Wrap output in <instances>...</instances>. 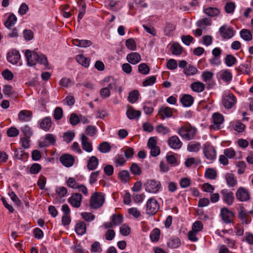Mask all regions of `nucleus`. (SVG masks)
I'll list each match as a JSON object with an SVG mask.
<instances>
[{"label":"nucleus","mask_w":253,"mask_h":253,"mask_svg":"<svg viewBox=\"0 0 253 253\" xmlns=\"http://www.w3.org/2000/svg\"><path fill=\"white\" fill-rule=\"evenodd\" d=\"M81 140L83 150L88 152H91L92 150V146L91 143L88 141V138L84 134H83L82 135Z\"/></svg>","instance_id":"23"},{"label":"nucleus","mask_w":253,"mask_h":253,"mask_svg":"<svg viewBox=\"0 0 253 253\" xmlns=\"http://www.w3.org/2000/svg\"><path fill=\"white\" fill-rule=\"evenodd\" d=\"M158 115L160 116L162 120L170 118L173 115L172 109L169 107H162L159 109Z\"/></svg>","instance_id":"15"},{"label":"nucleus","mask_w":253,"mask_h":253,"mask_svg":"<svg viewBox=\"0 0 253 253\" xmlns=\"http://www.w3.org/2000/svg\"><path fill=\"white\" fill-rule=\"evenodd\" d=\"M180 245V241L178 238L170 239L167 243V245L171 248H176Z\"/></svg>","instance_id":"37"},{"label":"nucleus","mask_w":253,"mask_h":253,"mask_svg":"<svg viewBox=\"0 0 253 253\" xmlns=\"http://www.w3.org/2000/svg\"><path fill=\"white\" fill-rule=\"evenodd\" d=\"M55 141V137L52 134H47L45 136L44 142H40L39 146L41 148L46 147L49 144L54 145Z\"/></svg>","instance_id":"17"},{"label":"nucleus","mask_w":253,"mask_h":253,"mask_svg":"<svg viewBox=\"0 0 253 253\" xmlns=\"http://www.w3.org/2000/svg\"><path fill=\"white\" fill-rule=\"evenodd\" d=\"M194 98L189 94H185L181 98L180 101L184 107H189L193 103Z\"/></svg>","instance_id":"25"},{"label":"nucleus","mask_w":253,"mask_h":253,"mask_svg":"<svg viewBox=\"0 0 253 253\" xmlns=\"http://www.w3.org/2000/svg\"><path fill=\"white\" fill-rule=\"evenodd\" d=\"M220 193L222 199L225 203L228 206H231L233 204L234 200V196L232 192L224 189L221 190Z\"/></svg>","instance_id":"8"},{"label":"nucleus","mask_w":253,"mask_h":253,"mask_svg":"<svg viewBox=\"0 0 253 253\" xmlns=\"http://www.w3.org/2000/svg\"><path fill=\"white\" fill-rule=\"evenodd\" d=\"M211 24V19L208 18H205L199 20L196 23L199 27H203L204 26H210Z\"/></svg>","instance_id":"49"},{"label":"nucleus","mask_w":253,"mask_h":253,"mask_svg":"<svg viewBox=\"0 0 253 253\" xmlns=\"http://www.w3.org/2000/svg\"><path fill=\"white\" fill-rule=\"evenodd\" d=\"M21 129L25 137L30 138L33 135V131L29 126L25 125L22 126Z\"/></svg>","instance_id":"48"},{"label":"nucleus","mask_w":253,"mask_h":253,"mask_svg":"<svg viewBox=\"0 0 253 253\" xmlns=\"http://www.w3.org/2000/svg\"><path fill=\"white\" fill-rule=\"evenodd\" d=\"M144 186L146 191L151 193H157L161 187L160 182L154 179L148 180Z\"/></svg>","instance_id":"4"},{"label":"nucleus","mask_w":253,"mask_h":253,"mask_svg":"<svg viewBox=\"0 0 253 253\" xmlns=\"http://www.w3.org/2000/svg\"><path fill=\"white\" fill-rule=\"evenodd\" d=\"M172 53L175 55H180L182 53L183 48L178 43H174L170 47Z\"/></svg>","instance_id":"34"},{"label":"nucleus","mask_w":253,"mask_h":253,"mask_svg":"<svg viewBox=\"0 0 253 253\" xmlns=\"http://www.w3.org/2000/svg\"><path fill=\"white\" fill-rule=\"evenodd\" d=\"M240 34L241 37L245 41H250L252 40V34L249 30L243 29L240 31Z\"/></svg>","instance_id":"36"},{"label":"nucleus","mask_w":253,"mask_h":253,"mask_svg":"<svg viewBox=\"0 0 253 253\" xmlns=\"http://www.w3.org/2000/svg\"><path fill=\"white\" fill-rule=\"evenodd\" d=\"M82 200V195L80 193H75L69 198L68 201L73 207L78 208L81 206Z\"/></svg>","instance_id":"12"},{"label":"nucleus","mask_w":253,"mask_h":253,"mask_svg":"<svg viewBox=\"0 0 253 253\" xmlns=\"http://www.w3.org/2000/svg\"><path fill=\"white\" fill-rule=\"evenodd\" d=\"M86 224L83 221L79 222L76 226V233L80 235H83L86 232Z\"/></svg>","instance_id":"31"},{"label":"nucleus","mask_w":253,"mask_h":253,"mask_svg":"<svg viewBox=\"0 0 253 253\" xmlns=\"http://www.w3.org/2000/svg\"><path fill=\"white\" fill-rule=\"evenodd\" d=\"M203 228V225L201 221H196L192 225V230L197 233L201 231Z\"/></svg>","instance_id":"54"},{"label":"nucleus","mask_w":253,"mask_h":253,"mask_svg":"<svg viewBox=\"0 0 253 253\" xmlns=\"http://www.w3.org/2000/svg\"><path fill=\"white\" fill-rule=\"evenodd\" d=\"M197 130L191 126H183L177 131L178 134L183 139L189 140L194 138Z\"/></svg>","instance_id":"2"},{"label":"nucleus","mask_w":253,"mask_h":253,"mask_svg":"<svg viewBox=\"0 0 253 253\" xmlns=\"http://www.w3.org/2000/svg\"><path fill=\"white\" fill-rule=\"evenodd\" d=\"M141 56L138 52H131L127 55L126 60L130 64L135 65L141 61Z\"/></svg>","instance_id":"18"},{"label":"nucleus","mask_w":253,"mask_h":253,"mask_svg":"<svg viewBox=\"0 0 253 253\" xmlns=\"http://www.w3.org/2000/svg\"><path fill=\"white\" fill-rule=\"evenodd\" d=\"M134 154V149L131 147H126L124 155L126 158L129 159L132 158Z\"/></svg>","instance_id":"62"},{"label":"nucleus","mask_w":253,"mask_h":253,"mask_svg":"<svg viewBox=\"0 0 253 253\" xmlns=\"http://www.w3.org/2000/svg\"><path fill=\"white\" fill-rule=\"evenodd\" d=\"M69 121L72 125L75 126L80 122V119L76 114L72 113L70 115Z\"/></svg>","instance_id":"58"},{"label":"nucleus","mask_w":253,"mask_h":253,"mask_svg":"<svg viewBox=\"0 0 253 253\" xmlns=\"http://www.w3.org/2000/svg\"><path fill=\"white\" fill-rule=\"evenodd\" d=\"M126 163V160L122 155H118L114 159V164L116 167L124 166Z\"/></svg>","instance_id":"38"},{"label":"nucleus","mask_w":253,"mask_h":253,"mask_svg":"<svg viewBox=\"0 0 253 253\" xmlns=\"http://www.w3.org/2000/svg\"><path fill=\"white\" fill-rule=\"evenodd\" d=\"M104 202V195L100 192H95L90 197L89 206L91 209H97L102 207Z\"/></svg>","instance_id":"3"},{"label":"nucleus","mask_w":253,"mask_h":253,"mask_svg":"<svg viewBox=\"0 0 253 253\" xmlns=\"http://www.w3.org/2000/svg\"><path fill=\"white\" fill-rule=\"evenodd\" d=\"M203 152L206 158L209 160L213 161L216 158V151L215 148L209 143L204 145Z\"/></svg>","instance_id":"6"},{"label":"nucleus","mask_w":253,"mask_h":253,"mask_svg":"<svg viewBox=\"0 0 253 253\" xmlns=\"http://www.w3.org/2000/svg\"><path fill=\"white\" fill-rule=\"evenodd\" d=\"M200 147V143L198 142H191L187 145V150L189 152H197Z\"/></svg>","instance_id":"40"},{"label":"nucleus","mask_w":253,"mask_h":253,"mask_svg":"<svg viewBox=\"0 0 253 253\" xmlns=\"http://www.w3.org/2000/svg\"><path fill=\"white\" fill-rule=\"evenodd\" d=\"M167 66L169 69L173 70L177 67V62L173 59H170L168 61Z\"/></svg>","instance_id":"64"},{"label":"nucleus","mask_w":253,"mask_h":253,"mask_svg":"<svg viewBox=\"0 0 253 253\" xmlns=\"http://www.w3.org/2000/svg\"><path fill=\"white\" fill-rule=\"evenodd\" d=\"M7 59L11 64H16L20 59V54L18 51L12 50L7 53Z\"/></svg>","instance_id":"14"},{"label":"nucleus","mask_w":253,"mask_h":253,"mask_svg":"<svg viewBox=\"0 0 253 253\" xmlns=\"http://www.w3.org/2000/svg\"><path fill=\"white\" fill-rule=\"evenodd\" d=\"M160 235V230L158 228H155L151 232L150 237L152 242L158 241Z\"/></svg>","instance_id":"44"},{"label":"nucleus","mask_w":253,"mask_h":253,"mask_svg":"<svg viewBox=\"0 0 253 253\" xmlns=\"http://www.w3.org/2000/svg\"><path fill=\"white\" fill-rule=\"evenodd\" d=\"M78 4L81 7L79 9V13L78 16V21L80 22L85 13L86 4L83 0H79Z\"/></svg>","instance_id":"28"},{"label":"nucleus","mask_w":253,"mask_h":253,"mask_svg":"<svg viewBox=\"0 0 253 253\" xmlns=\"http://www.w3.org/2000/svg\"><path fill=\"white\" fill-rule=\"evenodd\" d=\"M98 159L95 156H91L87 163V167L89 170H94L98 165Z\"/></svg>","instance_id":"27"},{"label":"nucleus","mask_w":253,"mask_h":253,"mask_svg":"<svg viewBox=\"0 0 253 253\" xmlns=\"http://www.w3.org/2000/svg\"><path fill=\"white\" fill-rule=\"evenodd\" d=\"M220 214L223 220L226 223L231 222V218L233 216V213L226 208H223L221 210Z\"/></svg>","instance_id":"16"},{"label":"nucleus","mask_w":253,"mask_h":253,"mask_svg":"<svg viewBox=\"0 0 253 253\" xmlns=\"http://www.w3.org/2000/svg\"><path fill=\"white\" fill-rule=\"evenodd\" d=\"M237 199L241 202L246 201L250 199V194L247 189L241 187L238 189L236 192Z\"/></svg>","instance_id":"10"},{"label":"nucleus","mask_w":253,"mask_h":253,"mask_svg":"<svg viewBox=\"0 0 253 253\" xmlns=\"http://www.w3.org/2000/svg\"><path fill=\"white\" fill-rule=\"evenodd\" d=\"M213 123L216 126L214 127L213 126L211 127L213 128L214 129H219L220 128L219 125L222 123L224 119L222 115L219 113H215L212 115Z\"/></svg>","instance_id":"20"},{"label":"nucleus","mask_w":253,"mask_h":253,"mask_svg":"<svg viewBox=\"0 0 253 253\" xmlns=\"http://www.w3.org/2000/svg\"><path fill=\"white\" fill-rule=\"evenodd\" d=\"M98 150L100 152L103 153H106L109 152L111 150V146L109 142H103L100 144Z\"/></svg>","instance_id":"39"},{"label":"nucleus","mask_w":253,"mask_h":253,"mask_svg":"<svg viewBox=\"0 0 253 253\" xmlns=\"http://www.w3.org/2000/svg\"><path fill=\"white\" fill-rule=\"evenodd\" d=\"M97 132L96 128L92 126H88L85 129V133L87 135L92 136Z\"/></svg>","instance_id":"63"},{"label":"nucleus","mask_w":253,"mask_h":253,"mask_svg":"<svg viewBox=\"0 0 253 253\" xmlns=\"http://www.w3.org/2000/svg\"><path fill=\"white\" fill-rule=\"evenodd\" d=\"M127 117L130 120L139 118L141 115L140 111L135 110L132 106H128V109L126 112Z\"/></svg>","instance_id":"21"},{"label":"nucleus","mask_w":253,"mask_h":253,"mask_svg":"<svg viewBox=\"0 0 253 253\" xmlns=\"http://www.w3.org/2000/svg\"><path fill=\"white\" fill-rule=\"evenodd\" d=\"M32 113L28 110H22L18 114V119L21 122H27L30 120Z\"/></svg>","instance_id":"22"},{"label":"nucleus","mask_w":253,"mask_h":253,"mask_svg":"<svg viewBox=\"0 0 253 253\" xmlns=\"http://www.w3.org/2000/svg\"><path fill=\"white\" fill-rule=\"evenodd\" d=\"M60 161L63 166L70 167L74 164L75 159L73 156L67 154L62 155L60 158Z\"/></svg>","instance_id":"11"},{"label":"nucleus","mask_w":253,"mask_h":253,"mask_svg":"<svg viewBox=\"0 0 253 253\" xmlns=\"http://www.w3.org/2000/svg\"><path fill=\"white\" fill-rule=\"evenodd\" d=\"M159 209L158 202L154 198H150L146 204V212L148 214L153 215Z\"/></svg>","instance_id":"7"},{"label":"nucleus","mask_w":253,"mask_h":253,"mask_svg":"<svg viewBox=\"0 0 253 253\" xmlns=\"http://www.w3.org/2000/svg\"><path fill=\"white\" fill-rule=\"evenodd\" d=\"M168 144L172 149H178L181 147L182 143L177 136L174 135L169 138Z\"/></svg>","instance_id":"13"},{"label":"nucleus","mask_w":253,"mask_h":253,"mask_svg":"<svg viewBox=\"0 0 253 253\" xmlns=\"http://www.w3.org/2000/svg\"><path fill=\"white\" fill-rule=\"evenodd\" d=\"M75 137V133L73 131H69L64 133L63 138L64 141L69 143L71 142Z\"/></svg>","instance_id":"51"},{"label":"nucleus","mask_w":253,"mask_h":253,"mask_svg":"<svg viewBox=\"0 0 253 253\" xmlns=\"http://www.w3.org/2000/svg\"><path fill=\"white\" fill-rule=\"evenodd\" d=\"M235 4L233 2H227L225 6V10L227 13H232L235 8Z\"/></svg>","instance_id":"57"},{"label":"nucleus","mask_w":253,"mask_h":253,"mask_svg":"<svg viewBox=\"0 0 253 253\" xmlns=\"http://www.w3.org/2000/svg\"><path fill=\"white\" fill-rule=\"evenodd\" d=\"M191 89L195 92H201L205 89V84L200 82H196L191 85Z\"/></svg>","instance_id":"30"},{"label":"nucleus","mask_w":253,"mask_h":253,"mask_svg":"<svg viewBox=\"0 0 253 253\" xmlns=\"http://www.w3.org/2000/svg\"><path fill=\"white\" fill-rule=\"evenodd\" d=\"M198 72L196 68L192 65H189L188 67L184 69L183 73L186 76H191L196 74Z\"/></svg>","instance_id":"42"},{"label":"nucleus","mask_w":253,"mask_h":253,"mask_svg":"<svg viewBox=\"0 0 253 253\" xmlns=\"http://www.w3.org/2000/svg\"><path fill=\"white\" fill-rule=\"evenodd\" d=\"M221 36L225 39H229L234 35L233 29L231 27L223 25L221 26L219 30Z\"/></svg>","instance_id":"9"},{"label":"nucleus","mask_w":253,"mask_h":253,"mask_svg":"<svg viewBox=\"0 0 253 253\" xmlns=\"http://www.w3.org/2000/svg\"><path fill=\"white\" fill-rule=\"evenodd\" d=\"M225 62L227 66L230 67L236 63L237 60L232 55L228 54L225 58Z\"/></svg>","instance_id":"45"},{"label":"nucleus","mask_w":253,"mask_h":253,"mask_svg":"<svg viewBox=\"0 0 253 253\" xmlns=\"http://www.w3.org/2000/svg\"><path fill=\"white\" fill-rule=\"evenodd\" d=\"M76 60L82 66H84L85 68H87L90 63V59L88 58L85 57L83 55H78L76 56Z\"/></svg>","instance_id":"29"},{"label":"nucleus","mask_w":253,"mask_h":253,"mask_svg":"<svg viewBox=\"0 0 253 253\" xmlns=\"http://www.w3.org/2000/svg\"><path fill=\"white\" fill-rule=\"evenodd\" d=\"M156 129L158 133H162L164 135L167 134L170 131V130L168 127L164 126L162 125L157 126Z\"/></svg>","instance_id":"55"},{"label":"nucleus","mask_w":253,"mask_h":253,"mask_svg":"<svg viewBox=\"0 0 253 253\" xmlns=\"http://www.w3.org/2000/svg\"><path fill=\"white\" fill-rule=\"evenodd\" d=\"M176 25L170 22H167L164 28L165 35L167 36H171L173 32L175 30Z\"/></svg>","instance_id":"26"},{"label":"nucleus","mask_w":253,"mask_h":253,"mask_svg":"<svg viewBox=\"0 0 253 253\" xmlns=\"http://www.w3.org/2000/svg\"><path fill=\"white\" fill-rule=\"evenodd\" d=\"M52 121L51 118L49 117L44 118L40 123V128L45 131H47L50 129Z\"/></svg>","instance_id":"19"},{"label":"nucleus","mask_w":253,"mask_h":253,"mask_svg":"<svg viewBox=\"0 0 253 253\" xmlns=\"http://www.w3.org/2000/svg\"><path fill=\"white\" fill-rule=\"evenodd\" d=\"M123 221V217L121 214H114L112 216V222L113 225L117 226Z\"/></svg>","instance_id":"47"},{"label":"nucleus","mask_w":253,"mask_h":253,"mask_svg":"<svg viewBox=\"0 0 253 253\" xmlns=\"http://www.w3.org/2000/svg\"><path fill=\"white\" fill-rule=\"evenodd\" d=\"M226 180L228 185L230 187L235 186L237 184V180L234 175H227Z\"/></svg>","instance_id":"46"},{"label":"nucleus","mask_w":253,"mask_h":253,"mask_svg":"<svg viewBox=\"0 0 253 253\" xmlns=\"http://www.w3.org/2000/svg\"><path fill=\"white\" fill-rule=\"evenodd\" d=\"M191 184V180L187 177L181 178L179 181V184L181 188H185L188 187Z\"/></svg>","instance_id":"59"},{"label":"nucleus","mask_w":253,"mask_h":253,"mask_svg":"<svg viewBox=\"0 0 253 253\" xmlns=\"http://www.w3.org/2000/svg\"><path fill=\"white\" fill-rule=\"evenodd\" d=\"M126 45L128 49L132 50H135L136 48V43L132 39L127 40L126 42Z\"/></svg>","instance_id":"56"},{"label":"nucleus","mask_w":253,"mask_h":253,"mask_svg":"<svg viewBox=\"0 0 253 253\" xmlns=\"http://www.w3.org/2000/svg\"><path fill=\"white\" fill-rule=\"evenodd\" d=\"M17 21V18L15 15L11 13L10 14L6 21L4 23V26L8 29H10L13 26Z\"/></svg>","instance_id":"32"},{"label":"nucleus","mask_w":253,"mask_h":253,"mask_svg":"<svg viewBox=\"0 0 253 253\" xmlns=\"http://www.w3.org/2000/svg\"><path fill=\"white\" fill-rule=\"evenodd\" d=\"M236 98L232 93L224 94L222 96V103L226 109H229L232 108L236 103Z\"/></svg>","instance_id":"5"},{"label":"nucleus","mask_w":253,"mask_h":253,"mask_svg":"<svg viewBox=\"0 0 253 253\" xmlns=\"http://www.w3.org/2000/svg\"><path fill=\"white\" fill-rule=\"evenodd\" d=\"M54 118L56 120H60L63 117V110L61 107H56L54 111Z\"/></svg>","instance_id":"53"},{"label":"nucleus","mask_w":253,"mask_h":253,"mask_svg":"<svg viewBox=\"0 0 253 253\" xmlns=\"http://www.w3.org/2000/svg\"><path fill=\"white\" fill-rule=\"evenodd\" d=\"M139 96V93L138 90H134L129 93L127 100L131 103H134L138 100Z\"/></svg>","instance_id":"35"},{"label":"nucleus","mask_w":253,"mask_h":253,"mask_svg":"<svg viewBox=\"0 0 253 253\" xmlns=\"http://www.w3.org/2000/svg\"><path fill=\"white\" fill-rule=\"evenodd\" d=\"M55 191L59 197H64L67 194V188L63 186L56 187Z\"/></svg>","instance_id":"60"},{"label":"nucleus","mask_w":253,"mask_h":253,"mask_svg":"<svg viewBox=\"0 0 253 253\" xmlns=\"http://www.w3.org/2000/svg\"><path fill=\"white\" fill-rule=\"evenodd\" d=\"M221 79L225 82H229L232 79L231 73L228 70L222 71L221 73Z\"/></svg>","instance_id":"41"},{"label":"nucleus","mask_w":253,"mask_h":253,"mask_svg":"<svg viewBox=\"0 0 253 253\" xmlns=\"http://www.w3.org/2000/svg\"><path fill=\"white\" fill-rule=\"evenodd\" d=\"M236 152L232 148L225 149L224 150V154L229 159H232L235 156Z\"/></svg>","instance_id":"61"},{"label":"nucleus","mask_w":253,"mask_h":253,"mask_svg":"<svg viewBox=\"0 0 253 253\" xmlns=\"http://www.w3.org/2000/svg\"><path fill=\"white\" fill-rule=\"evenodd\" d=\"M25 55L27 64L30 66L35 65L37 62L43 64L45 67L48 66L47 57L42 54H39L35 51L27 49L25 51Z\"/></svg>","instance_id":"1"},{"label":"nucleus","mask_w":253,"mask_h":253,"mask_svg":"<svg viewBox=\"0 0 253 253\" xmlns=\"http://www.w3.org/2000/svg\"><path fill=\"white\" fill-rule=\"evenodd\" d=\"M251 67V65L248 64H241L236 68L238 73L242 74H249V70Z\"/></svg>","instance_id":"43"},{"label":"nucleus","mask_w":253,"mask_h":253,"mask_svg":"<svg viewBox=\"0 0 253 253\" xmlns=\"http://www.w3.org/2000/svg\"><path fill=\"white\" fill-rule=\"evenodd\" d=\"M138 71L142 74L147 75L149 73L150 68L146 63H141L138 66Z\"/></svg>","instance_id":"50"},{"label":"nucleus","mask_w":253,"mask_h":253,"mask_svg":"<svg viewBox=\"0 0 253 253\" xmlns=\"http://www.w3.org/2000/svg\"><path fill=\"white\" fill-rule=\"evenodd\" d=\"M204 12L211 17L216 16L219 15L220 11L215 7H210L204 9Z\"/></svg>","instance_id":"33"},{"label":"nucleus","mask_w":253,"mask_h":253,"mask_svg":"<svg viewBox=\"0 0 253 253\" xmlns=\"http://www.w3.org/2000/svg\"><path fill=\"white\" fill-rule=\"evenodd\" d=\"M6 133L8 137H15L18 135L19 131L15 127H11L7 130Z\"/></svg>","instance_id":"52"},{"label":"nucleus","mask_w":253,"mask_h":253,"mask_svg":"<svg viewBox=\"0 0 253 253\" xmlns=\"http://www.w3.org/2000/svg\"><path fill=\"white\" fill-rule=\"evenodd\" d=\"M73 44L76 46L81 47H86L91 45L92 42L89 40L74 39L72 41Z\"/></svg>","instance_id":"24"}]
</instances>
